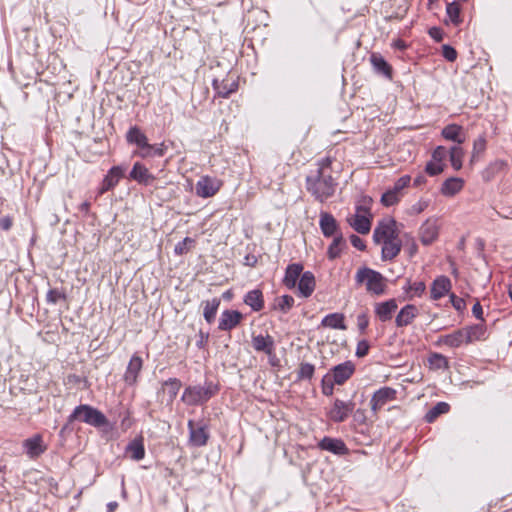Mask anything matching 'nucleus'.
<instances>
[{
	"mask_svg": "<svg viewBox=\"0 0 512 512\" xmlns=\"http://www.w3.org/2000/svg\"><path fill=\"white\" fill-rule=\"evenodd\" d=\"M370 62L376 73L381 74L388 79H392V67L380 54H371Z\"/></svg>",
	"mask_w": 512,
	"mask_h": 512,
	"instance_id": "34",
	"label": "nucleus"
},
{
	"mask_svg": "<svg viewBox=\"0 0 512 512\" xmlns=\"http://www.w3.org/2000/svg\"><path fill=\"white\" fill-rule=\"evenodd\" d=\"M315 373V366L311 363L302 362L297 370V380H311Z\"/></svg>",
	"mask_w": 512,
	"mask_h": 512,
	"instance_id": "47",
	"label": "nucleus"
},
{
	"mask_svg": "<svg viewBox=\"0 0 512 512\" xmlns=\"http://www.w3.org/2000/svg\"><path fill=\"white\" fill-rule=\"evenodd\" d=\"M370 344L367 340H360L356 347V356L359 358L365 357L369 352Z\"/></svg>",
	"mask_w": 512,
	"mask_h": 512,
	"instance_id": "58",
	"label": "nucleus"
},
{
	"mask_svg": "<svg viewBox=\"0 0 512 512\" xmlns=\"http://www.w3.org/2000/svg\"><path fill=\"white\" fill-rule=\"evenodd\" d=\"M167 151V147L164 143L152 145L147 142L139 151L135 152V155L142 159L163 157Z\"/></svg>",
	"mask_w": 512,
	"mask_h": 512,
	"instance_id": "31",
	"label": "nucleus"
},
{
	"mask_svg": "<svg viewBox=\"0 0 512 512\" xmlns=\"http://www.w3.org/2000/svg\"><path fill=\"white\" fill-rule=\"evenodd\" d=\"M350 242L353 247L356 249L363 251L366 248V244L363 239H361L359 236L352 234L350 236Z\"/></svg>",
	"mask_w": 512,
	"mask_h": 512,
	"instance_id": "60",
	"label": "nucleus"
},
{
	"mask_svg": "<svg viewBox=\"0 0 512 512\" xmlns=\"http://www.w3.org/2000/svg\"><path fill=\"white\" fill-rule=\"evenodd\" d=\"M451 287V281L447 276H438L431 285V299H441L451 290Z\"/></svg>",
	"mask_w": 512,
	"mask_h": 512,
	"instance_id": "23",
	"label": "nucleus"
},
{
	"mask_svg": "<svg viewBox=\"0 0 512 512\" xmlns=\"http://www.w3.org/2000/svg\"><path fill=\"white\" fill-rule=\"evenodd\" d=\"M243 301L255 312L261 311L264 308L263 293L260 289L248 291L245 294Z\"/></svg>",
	"mask_w": 512,
	"mask_h": 512,
	"instance_id": "33",
	"label": "nucleus"
},
{
	"mask_svg": "<svg viewBox=\"0 0 512 512\" xmlns=\"http://www.w3.org/2000/svg\"><path fill=\"white\" fill-rule=\"evenodd\" d=\"M355 372V365L351 361H345L338 364L330 369V373L333 375V381L336 385H343L349 380Z\"/></svg>",
	"mask_w": 512,
	"mask_h": 512,
	"instance_id": "14",
	"label": "nucleus"
},
{
	"mask_svg": "<svg viewBox=\"0 0 512 512\" xmlns=\"http://www.w3.org/2000/svg\"><path fill=\"white\" fill-rule=\"evenodd\" d=\"M252 347L256 352H263L268 356L274 354L275 351V341L274 338L267 335H254L252 336Z\"/></svg>",
	"mask_w": 512,
	"mask_h": 512,
	"instance_id": "20",
	"label": "nucleus"
},
{
	"mask_svg": "<svg viewBox=\"0 0 512 512\" xmlns=\"http://www.w3.org/2000/svg\"><path fill=\"white\" fill-rule=\"evenodd\" d=\"M125 454L134 461L142 460L145 457L143 438L137 437L131 440L125 448Z\"/></svg>",
	"mask_w": 512,
	"mask_h": 512,
	"instance_id": "25",
	"label": "nucleus"
},
{
	"mask_svg": "<svg viewBox=\"0 0 512 512\" xmlns=\"http://www.w3.org/2000/svg\"><path fill=\"white\" fill-rule=\"evenodd\" d=\"M410 182L411 177L409 175H403L394 183L392 190L400 196L401 191L406 188Z\"/></svg>",
	"mask_w": 512,
	"mask_h": 512,
	"instance_id": "55",
	"label": "nucleus"
},
{
	"mask_svg": "<svg viewBox=\"0 0 512 512\" xmlns=\"http://www.w3.org/2000/svg\"><path fill=\"white\" fill-rule=\"evenodd\" d=\"M386 278L378 271L369 267H360L355 274L357 286L364 285L369 294L380 296L386 292Z\"/></svg>",
	"mask_w": 512,
	"mask_h": 512,
	"instance_id": "3",
	"label": "nucleus"
},
{
	"mask_svg": "<svg viewBox=\"0 0 512 512\" xmlns=\"http://www.w3.org/2000/svg\"><path fill=\"white\" fill-rule=\"evenodd\" d=\"M397 236L398 230L396 227V221L393 218H387L379 221L373 231V240L376 244L397 238Z\"/></svg>",
	"mask_w": 512,
	"mask_h": 512,
	"instance_id": "7",
	"label": "nucleus"
},
{
	"mask_svg": "<svg viewBox=\"0 0 512 512\" xmlns=\"http://www.w3.org/2000/svg\"><path fill=\"white\" fill-rule=\"evenodd\" d=\"M380 244L382 245L381 258L383 261L393 260L398 256L402 248L401 240L398 237L384 241Z\"/></svg>",
	"mask_w": 512,
	"mask_h": 512,
	"instance_id": "24",
	"label": "nucleus"
},
{
	"mask_svg": "<svg viewBox=\"0 0 512 512\" xmlns=\"http://www.w3.org/2000/svg\"><path fill=\"white\" fill-rule=\"evenodd\" d=\"M193 243V239L185 237L182 241L178 242L174 247V253L176 255H183L189 251L188 244Z\"/></svg>",
	"mask_w": 512,
	"mask_h": 512,
	"instance_id": "53",
	"label": "nucleus"
},
{
	"mask_svg": "<svg viewBox=\"0 0 512 512\" xmlns=\"http://www.w3.org/2000/svg\"><path fill=\"white\" fill-rule=\"evenodd\" d=\"M181 387L182 383L178 378H169L163 382V388L168 394L170 401H173L176 398Z\"/></svg>",
	"mask_w": 512,
	"mask_h": 512,
	"instance_id": "46",
	"label": "nucleus"
},
{
	"mask_svg": "<svg viewBox=\"0 0 512 512\" xmlns=\"http://www.w3.org/2000/svg\"><path fill=\"white\" fill-rule=\"evenodd\" d=\"M350 226L360 234H367L371 229L369 209L364 206L356 207V214L349 220Z\"/></svg>",
	"mask_w": 512,
	"mask_h": 512,
	"instance_id": "9",
	"label": "nucleus"
},
{
	"mask_svg": "<svg viewBox=\"0 0 512 512\" xmlns=\"http://www.w3.org/2000/svg\"><path fill=\"white\" fill-rule=\"evenodd\" d=\"M319 226L324 237L329 238L341 234L335 217L328 212H321Z\"/></svg>",
	"mask_w": 512,
	"mask_h": 512,
	"instance_id": "19",
	"label": "nucleus"
},
{
	"mask_svg": "<svg viewBox=\"0 0 512 512\" xmlns=\"http://www.w3.org/2000/svg\"><path fill=\"white\" fill-rule=\"evenodd\" d=\"M446 15L448 18L446 22L449 21L454 26H459L463 21L461 18V6L457 1H453L447 4Z\"/></svg>",
	"mask_w": 512,
	"mask_h": 512,
	"instance_id": "42",
	"label": "nucleus"
},
{
	"mask_svg": "<svg viewBox=\"0 0 512 512\" xmlns=\"http://www.w3.org/2000/svg\"><path fill=\"white\" fill-rule=\"evenodd\" d=\"M23 449L30 459H37L47 450V446L44 444L42 435L35 434L23 441Z\"/></svg>",
	"mask_w": 512,
	"mask_h": 512,
	"instance_id": "12",
	"label": "nucleus"
},
{
	"mask_svg": "<svg viewBox=\"0 0 512 512\" xmlns=\"http://www.w3.org/2000/svg\"><path fill=\"white\" fill-rule=\"evenodd\" d=\"M420 240L423 245L432 244L439 235L437 219H427L420 227Z\"/></svg>",
	"mask_w": 512,
	"mask_h": 512,
	"instance_id": "15",
	"label": "nucleus"
},
{
	"mask_svg": "<svg viewBox=\"0 0 512 512\" xmlns=\"http://www.w3.org/2000/svg\"><path fill=\"white\" fill-rule=\"evenodd\" d=\"M369 326V316L367 312H362L357 315V327L361 333H365Z\"/></svg>",
	"mask_w": 512,
	"mask_h": 512,
	"instance_id": "56",
	"label": "nucleus"
},
{
	"mask_svg": "<svg viewBox=\"0 0 512 512\" xmlns=\"http://www.w3.org/2000/svg\"><path fill=\"white\" fill-rule=\"evenodd\" d=\"M472 313H473V315H474L477 319L482 320V321L484 320V319H483V308H482V306H481L480 302H478V301H477V302L473 305V307H472Z\"/></svg>",
	"mask_w": 512,
	"mask_h": 512,
	"instance_id": "64",
	"label": "nucleus"
},
{
	"mask_svg": "<svg viewBox=\"0 0 512 512\" xmlns=\"http://www.w3.org/2000/svg\"><path fill=\"white\" fill-rule=\"evenodd\" d=\"M346 246V241L342 234H337L327 250V256L330 260H335L340 257L343 249Z\"/></svg>",
	"mask_w": 512,
	"mask_h": 512,
	"instance_id": "40",
	"label": "nucleus"
},
{
	"mask_svg": "<svg viewBox=\"0 0 512 512\" xmlns=\"http://www.w3.org/2000/svg\"><path fill=\"white\" fill-rule=\"evenodd\" d=\"M507 167V162L504 160H495L491 162L482 172V178L485 182H490L497 175L504 172Z\"/></svg>",
	"mask_w": 512,
	"mask_h": 512,
	"instance_id": "35",
	"label": "nucleus"
},
{
	"mask_svg": "<svg viewBox=\"0 0 512 512\" xmlns=\"http://www.w3.org/2000/svg\"><path fill=\"white\" fill-rule=\"evenodd\" d=\"M441 135L444 139L453 141L457 143V145H461L465 141V136L463 133L462 126L458 124H448L446 125L442 131Z\"/></svg>",
	"mask_w": 512,
	"mask_h": 512,
	"instance_id": "30",
	"label": "nucleus"
},
{
	"mask_svg": "<svg viewBox=\"0 0 512 512\" xmlns=\"http://www.w3.org/2000/svg\"><path fill=\"white\" fill-rule=\"evenodd\" d=\"M418 309L413 304H407L400 309L395 317V325L398 328L410 325L418 316Z\"/></svg>",
	"mask_w": 512,
	"mask_h": 512,
	"instance_id": "22",
	"label": "nucleus"
},
{
	"mask_svg": "<svg viewBox=\"0 0 512 512\" xmlns=\"http://www.w3.org/2000/svg\"><path fill=\"white\" fill-rule=\"evenodd\" d=\"M303 274V265L300 263H292L287 266L285 275L283 278V283L288 289H293L296 287L297 280L300 279Z\"/></svg>",
	"mask_w": 512,
	"mask_h": 512,
	"instance_id": "26",
	"label": "nucleus"
},
{
	"mask_svg": "<svg viewBox=\"0 0 512 512\" xmlns=\"http://www.w3.org/2000/svg\"><path fill=\"white\" fill-rule=\"evenodd\" d=\"M212 86L219 97L228 98L232 93L237 91L238 82L235 80L229 82L228 80L219 81L218 79H214Z\"/></svg>",
	"mask_w": 512,
	"mask_h": 512,
	"instance_id": "29",
	"label": "nucleus"
},
{
	"mask_svg": "<svg viewBox=\"0 0 512 512\" xmlns=\"http://www.w3.org/2000/svg\"><path fill=\"white\" fill-rule=\"evenodd\" d=\"M242 319L243 315L241 312L237 310L226 309L221 314L218 329L221 331H231L240 324Z\"/></svg>",
	"mask_w": 512,
	"mask_h": 512,
	"instance_id": "16",
	"label": "nucleus"
},
{
	"mask_svg": "<svg viewBox=\"0 0 512 512\" xmlns=\"http://www.w3.org/2000/svg\"><path fill=\"white\" fill-rule=\"evenodd\" d=\"M198 336H199V339L196 342V346L199 349H202V348L205 347V345H206V343L208 341L209 334L208 333H204L202 330H200Z\"/></svg>",
	"mask_w": 512,
	"mask_h": 512,
	"instance_id": "63",
	"label": "nucleus"
},
{
	"mask_svg": "<svg viewBox=\"0 0 512 512\" xmlns=\"http://www.w3.org/2000/svg\"><path fill=\"white\" fill-rule=\"evenodd\" d=\"M465 334L466 343L484 339L486 328L483 324H475L463 329Z\"/></svg>",
	"mask_w": 512,
	"mask_h": 512,
	"instance_id": "39",
	"label": "nucleus"
},
{
	"mask_svg": "<svg viewBox=\"0 0 512 512\" xmlns=\"http://www.w3.org/2000/svg\"><path fill=\"white\" fill-rule=\"evenodd\" d=\"M143 367V360L138 354H134L126 368L123 379L129 386L136 384L139 373Z\"/></svg>",
	"mask_w": 512,
	"mask_h": 512,
	"instance_id": "18",
	"label": "nucleus"
},
{
	"mask_svg": "<svg viewBox=\"0 0 512 512\" xmlns=\"http://www.w3.org/2000/svg\"><path fill=\"white\" fill-rule=\"evenodd\" d=\"M450 301L452 306L457 311H463L466 307V303L463 298L457 297L455 294L450 295Z\"/></svg>",
	"mask_w": 512,
	"mask_h": 512,
	"instance_id": "59",
	"label": "nucleus"
},
{
	"mask_svg": "<svg viewBox=\"0 0 512 512\" xmlns=\"http://www.w3.org/2000/svg\"><path fill=\"white\" fill-rule=\"evenodd\" d=\"M220 303L221 300L219 298H213L212 300H207L202 303L203 317L208 324H212L215 321Z\"/></svg>",
	"mask_w": 512,
	"mask_h": 512,
	"instance_id": "37",
	"label": "nucleus"
},
{
	"mask_svg": "<svg viewBox=\"0 0 512 512\" xmlns=\"http://www.w3.org/2000/svg\"><path fill=\"white\" fill-rule=\"evenodd\" d=\"M220 391V385L211 380H205L203 384L188 385L181 396V401L187 406H201L206 404Z\"/></svg>",
	"mask_w": 512,
	"mask_h": 512,
	"instance_id": "2",
	"label": "nucleus"
},
{
	"mask_svg": "<svg viewBox=\"0 0 512 512\" xmlns=\"http://www.w3.org/2000/svg\"><path fill=\"white\" fill-rule=\"evenodd\" d=\"M448 152L449 151L444 146H437L432 152L431 159L439 163H444Z\"/></svg>",
	"mask_w": 512,
	"mask_h": 512,
	"instance_id": "54",
	"label": "nucleus"
},
{
	"mask_svg": "<svg viewBox=\"0 0 512 512\" xmlns=\"http://www.w3.org/2000/svg\"><path fill=\"white\" fill-rule=\"evenodd\" d=\"M315 285L314 274L310 271L303 272L297 285L299 294L304 298L311 296L315 289Z\"/></svg>",
	"mask_w": 512,
	"mask_h": 512,
	"instance_id": "27",
	"label": "nucleus"
},
{
	"mask_svg": "<svg viewBox=\"0 0 512 512\" xmlns=\"http://www.w3.org/2000/svg\"><path fill=\"white\" fill-rule=\"evenodd\" d=\"M403 289L408 293V298L413 299L414 297H421L424 294L426 285L423 281H408Z\"/></svg>",
	"mask_w": 512,
	"mask_h": 512,
	"instance_id": "45",
	"label": "nucleus"
},
{
	"mask_svg": "<svg viewBox=\"0 0 512 512\" xmlns=\"http://www.w3.org/2000/svg\"><path fill=\"white\" fill-rule=\"evenodd\" d=\"M464 187V180L459 177H450L446 179L440 188L442 195L446 197H453L459 193Z\"/></svg>",
	"mask_w": 512,
	"mask_h": 512,
	"instance_id": "32",
	"label": "nucleus"
},
{
	"mask_svg": "<svg viewBox=\"0 0 512 512\" xmlns=\"http://www.w3.org/2000/svg\"><path fill=\"white\" fill-rule=\"evenodd\" d=\"M129 178L145 186L152 184L156 179V177L151 174L147 167L141 162L134 163L129 173Z\"/></svg>",
	"mask_w": 512,
	"mask_h": 512,
	"instance_id": "17",
	"label": "nucleus"
},
{
	"mask_svg": "<svg viewBox=\"0 0 512 512\" xmlns=\"http://www.w3.org/2000/svg\"><path fill=\"white\" fill-rule=\"evenodd\" d=\"M463 343H466L463 329L456 330L451 334L442 335L436 342L437 345H446L450 348H458Z\"/></svg>",
	"mask_w": 512,
	"mask_h": 512,
	"instance_id": "28",
	"label": "nucleus"
},
{
	"mask_svg": "<svg viewBox=\"0 0 512 512\" xmlns=\"http://www.w3.org/2000/svg\"><path fill=\"white\" fill-rule=\"evenodd\" d=\"M13 226V218L9 215L0 218V229L9 231Z\"/></svg>",
	"mask_w": 512,
	"mask_h": 512,
	"instance_id": "61",
	"label": "nucleus"
},
{
	"mask_svg": "<svg viewBox=\"0 0 512 512\" xmlns=\"http://www.w3.org/2000/svg\"><path fill=\"white\" fill-rule=\"evenodd\" d=\"M189 443L194 447H203L207 444L210 433L208 424L204 419L195 421L190 419L187 423Z\"/></svg>",
	"mask_w": 512,
	"mask_h": 512,
	"instance_id": "5",
	"label": "nucleus"
},
{
	"mask_svg": "<svg viewBox=\"0 0 512 512\" xmlns=\"http://www.w3.org/2000/svg\"><path fill=\"white\" fill-rule=\"evenodd\" d=\"M344 321H345L344 314H342V313H330V314L326 315L322 319L321 325L323 327H328V328H331V329L345 330L346 329V325H345Z\"/></svg>",
	"mask_w": 512,
	"mask_h": 512,
	"instance_id": "36",
	"label": "nucleus"
},
{
	"mask_svg": "<svg viewBox=\"0 0 512 512\" xmlns=\"http://www.w3.org/2000/svg\"><path fill=\"white\" fill-rule=\"evenodd\" d=\"M428 207V201L420 200L412 206V211L415 214H420Z\"/></svg>",
	"mask_w": 512,
	"mask_h": 512,
	"instance_id": "62",
	"label": "nucleus"
},
{
	"mask_svg": "<svg viewBox=\"0 0 512 512\" xmlns=\"http://www.w3.org/2000/svg\"><path fill=\"white\" fill-rule=\"evenodd\" d=\"M444 166V163H439L431 159L426 164L425 172L430 176H436L444 171Z\"/></svg>",
	"mask_w": 512,
	"mask_h": 512,
	"instance_id": "51",
	"label": "nucleus"
},
{
	"mask_svg": "<svg viewBox=\"0 0 512 512\" xmlns=\"http://www.w3.org/2000/svg\"><path fill=\"white\" fill-rule=\"evenodd\" d=\"M74 421H80L97 428L103 427L108 423L106 416L100 410L87 404L77 406L68 416V424Z\"/></svg>",
	"mask_w": 512,
	"mask_h": 512,
	"instance_id": "4",
	"label": "nucleus"
},
{
	"mask_svg": "<svg viewBox=\"0 0 512 512\" xmlns=\"http://www.w3.org/2000/svg\"><path fill=\"white\" fill-rule=\"evenodd\" d=\"M397 396V391L388 386L381 387L374 392L370 400L371 410L373 413H377L387 403L394 401Z\"/></svg>",
	"mask_w": 512,
	"mask_h": 512,
	"instance_id": "10",
	"label": "nucleus"
},
{
	"mask_svg": "<svg viewBox=\"0 0 512 512\" xmlns=\"http://www.w3.org/2000/svg\"><path fill=\"white\" fill-rule=\"evenodd\" d=\"M126 140L130 144H135L139 150L148 142L147 136L138 126H132L126 133Z\"/></svg>",
	"mask_w": 512,
	"mask_h": 512,
	"instance_id": "38",
	"label": "nucleus"
},
{
	"mask_svg": "<svg viewBox=\"0 0 512 512\" xmlns=\"http://www.w3.org/2000/svg\"><path fill=\"white\" fill-rule=\"evenodd\" d=\"M398 308L396 299H388L374 304V314L380 322H388L393 318L394 313Z\"/></svg>",
	"mask_w": 512,
	"mask_h": 512,
	"instance_id": "13",
	"label": "nucleus"
},
{
	"mask_svg": "<svg viewBox=\"0 0 512 512\" xmlns=\"http://www.w3.org/2000/svg\"><path fill=\"white\" fill-rule=\"evenodd\" d=\"M332 162L329 156L318 160L316 171L306 177L307 191L321 203L331 198L338 186L332 175Z\"/></svg>",
	"mask_w": 512,
	"mask_h": 512,
	"instance_id": "1",
	"label": "nucleus"
},
{
	"mask_svg": "<svg viewBox=\"0 0 512 512\" xmlns=\"http://www.w3.org/2000/svg\"><path fill=\"white\" fill-rule=\"evenodd\" d=\"M450 405L446 402H438L432 408H430L424 416V419L428 423L434 422L440 415L448 413Z\"/></svg>",
	"mask_w": 512,
	"mask_h": 512,
	"instance_id": "43",
	"label": "nucleus"
},
{
	"mask_svg": "<svg viewBox=\"0 0 512 512\" xmlns=\"http://www.w3.org/2000/svg\"><path fill=\"white\" fill-rule=\"evenodd\" d=\"M126 171V165H116L111 167L98 188V195H103L106 192L113 190L125 176Z\"/></svg>",
	"mask_w": 512,
	"mask_h": 512,
	"instance_id": "8",
	"label": "nucleus"
},
{
	"mask_svg": "<svg viewBox=\"0 0 512 512\" xmlns=\"http://www.w3.org/2000/svg\"><path fill=\"white\" fill-rule=\"evenodd\" d=\"M318 447L339 456L346 455L349 451L343 440L327 436L320 440Z\"/></svg>",
	"mask_w": 512,
	"mask_h": 512,
	"instance_id": "21",
	"label": "nucleus"
},
{
	"mask_svg": "<svg viewBox=\"0 0 512 512\" xmlns=\"http://www.w3.org/2000/svg\"><path fill=\"white\" fill-rule=\"evenodd\" d=\"M399 200L400 196L392 189L387 190L381 197V203L386 207L395 205Z\"/></svg>",
	"mask_w": 512,
	"mask_h": 512,
	"instance_id": "50",
	"label": "nucleus"
},
{
	"mask_svg": "<svg viewBox=\"0 0 512 512\" xmlns=\"http://www.w3.org/2000/svg\"><path fill=\"white\" fill-rule=\"evenodd\" d=\"M487 140L485 134L479 135L473 142L472 158L482 154L486 150Z\"/></svg>",
	"mask_w": 512,
	"mask_h": 512,
	"instance_id": "49",
	"label": "nucleus"
},
{
	"mask_svg": "<svg viewBox=\"0 0 512 512\" xmlns=\"http://www.w3.org/2000/svg\"><path fill=\"white\" fill-rule=\"evenodd\" d=\"M294 305V298L291 295H283L277 299L276 308L287 313Z\"/></svg>",
	"mask_w": 512,
	"mask_h": 512,
	"instance_id": "48",
	"label": "nucleus"
},
{
	"mask_svg": "<svg viewBox=\"0 0 512 512\" xmlns=\"http://www.w3.org/2000/svg\"><path fill=\"white\" fill-rule=\"evenodd\" d=\"M448 154L453 169L456 171L460 170L462 168L463 158L465 155L463 148L460 145L452 146Z\"/></svg>",
	"mask_w": 512,
	"mask_h": 512,
	"instance_id": "44",
	"label": "nucleus"
},
{
	"mask_svg": "<svg viewBox=\"0 0 512 512\" xmlns=\"http://www.w3.org/2000/svg\"><path fill=\"white\" fill-rule=\"evenodd\" d=\"M221 182L210 176H202L196 183V195L201 198L214 196L220 189Z\"/></svg>",
	"mask_w": 512,
	"mask_h": 512,
	"instance_id": "11",
	"label": "nucleus"
},
{
	"mask_svg": "<svg viewBox=\"0 0 512 512\" xmlns=\"http://www.w3.org/2000/svg\"><path fill=\"white\" fill-rule=\"evenodd\" d=\"M355 402L352 400L343 401L334 399L331 407L327 411V417L334 423H342L348 419L355 409Z\"/></svg>",
	"mask_w": 512,
	"mask_h": 512,
	"instance_id": "6",
	"label": "nucleus"
},
{
	"mask_svg": "<svg viewBox=\"0 0 512 512\" xmlns=\"http://www.w3.org/2000/svg\"><path fill=\"white\" fill-rule=\"evenodd\" d=\"M66 294L58 289H50L46 294V301L49 304H56L59 300H65Z\"/></svg>",
	"mask_w": 512,
	"mask_h": 512,
	"instance_id": "52",
	"label": "nucleus"
},
{
	"mask_svg": "<svg viewBox=\"0 0 512 512\" xmlns=\"http://www.w3.org/2000/svg\"><path fill=\"white\" fill-rule=\"evenodd\" d=\"M428 365L431 370H448L450 367L448 358L437 352L430 353Z\"/></svg>",
	"mask_w": 512,
	"mask_h": 512,
	"instance_id": "41",
	"label": "nucleus"
},
{
	"mask_svg": "<svg viewBox=\"0 0 512 512\" xmlns=\"http://www.w3.org/2000/svg\"><path fill=\"white\" fill-rule=\"evenodd\" d=\"M442 56L449 62H453L457 58L456 50L450 45L442 46Z\"/></svg>",
	"mask_w": 512,
	"mask_h": 512,
	"instance_id": "57",
	"label": "nucleus"
}]
</instances>
